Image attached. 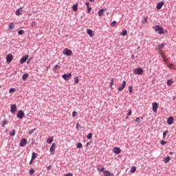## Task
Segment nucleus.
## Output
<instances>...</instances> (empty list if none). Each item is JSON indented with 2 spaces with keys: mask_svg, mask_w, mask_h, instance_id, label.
I'll return each mask as SVG.
<instances>
[{
  "mask_svg": "<svg viewBox=\"0 0 176 176\" xmlns=\"http://www.w3.org/2000/svg\"><path fill=\"white\" fill-rule=\"evenodd\" d=\"M122 36H126V35H127V30H124L122 31V32H121L120 34Z\"/></svg>",
  "mask_w": 176,
  "mask_h": 176,
  "instance_id": "33",
  "label": "nucleus"
},
{
  "mask_svg": "<svg viewBox=\"0 0 176 176\" xmlns=\"http://www.w3.org/2000/svg\"><path fill=\"white\" fill-rule=\"evenodd\" d=\"M28 76H30V75L28 74H27V73L24 74L22 76L23 80H27V79H28Z\"/></svg>",
  "mask_w": 176,
  "mask_h": 176,
  "instance_id": "20",
  "label": "nucleus"
},
{
  "mask_svg": "<svg viewBox=\"0 0 176 176\" xmlns=\"http://www.w3.org/2000/svg\"><path fill=\"white\" fill-rule=\"evenodd\" d=\"M35 130H36V129L35 128L34 129H31L30 131H29L28 134H32L35 131Z\"/></svg>",
  "mask_w": 176,
  "mask_h": 176,
  "instance_id": "41",
  "label": "nucleus"
},
{
  "mask_svg": "<svg viewBox=\"0 0 176 176\" xmlns=\"http://www.w3.org/2000/svg\"><path fill=\"white\" fill-rule=\"evenodd\" d=\"M16 111H17V106L16 105V104H11L10 112L12 113H16Z\"/></svg>",
  "mask_w": 176,
  "mask_h": 176,
  "instance_id": "6",
  "label": "nucleus"
},
{
  "mask_svg": "<svg viewBox=\"0 0 176 176\" xmlns=\"http://www.w3.org/2000/svg\"><path fill=\"white\" fill-rule=\"evenodd\" d=\"M148 21V16L144 17L143 20L142 21V24H145Z\"/></svg>",
  "mask_w": 176,
  "mask_h": 176,
  "instance_id": "30",
  "label": "nucleus"
},
{
  "mask_svg": "<svg viewBox=\"0 0 176 176\" xmlns=\"http://www.w3.org/2000/svg\"><path fill=\"white\" fill-rule=\"evenodd\" d=\"M105 12V9L102 8L98 11V16H104V12Z\"/></svg>",
  "mask_w": 176,
  "mask_h": 176,
  "instance_id": "19",
  "label": "nucleus"
},
{
  "mask_svg": "<svg viewBox=\"0 0 176 176\" xmlns=\"http://www.w3.org/2000/svg\"><path fill=\"white\" fill-rule=\"evenodd\" d=\"M91 2H94L95 0H89Z\"/></svg>",
  "mask_w": 176,
  "mask_h": 176,
  "instance_id": "60",
  "label": "nucleus"
},
{
  "mask_svg": "<svg viewBox=\"0 0 176 176\" xmlns=\"http://www.w3.org/2000/svg\"><path fill=\"white\" fill-rule=\"evenodd\" d=\"M36 157H38V154H36V153H35V152H33L32 153V160H35Z\"/></svg>",
  "mask_w": 176,
  "mask_h": 176,
  "instance_id": "22",
  "label": "nucleus"
},
{
  "mask_svg": "<svg viewBox=\"0 0 176 176\" xmlns=\"http://www.w3.org/2000/svg\"><path fill=\"white\" fill-rule=\"evenodd\" d=\"M16 91V88H10L9 89V93H14Z\"/></svg>",
  "mask_w": 176,
  "mask_h": 176,
  "instance_id": "38",
  "label": "nucleus"
},
{
  "mask_svg": "<svg viewBox=\"0 0 176 176\" xmlns=\"http://www.w3.org/2000/svg\"><path fill=\"white\" fill-rule=\"evenodd\" d=\"M72 116H73V118H75V116H78V112L73 111L72 112Z\"/></svg>",
  "mask_w": 176,
  "mask_h": 176,
  "instance_id": "44",
  "label": "nucleus"
},
{
  "mask_svg": "<svg viewBox=\"0 0 176 176\" xmlns=\"http://www.w3.org/2000/svg\"><path fill=\"white\" fill-rule=\"evenodd\" d=\"M171 157L170 156H167L166 157H164V163H168V162H170Z\"/></svg>",
  "mask_w": 176,
  "mask_h": 176,
  "instance_id": "23",
  "label": "nucleus"
},
{
  "mask_svg": "<svg viewBox=\"0 0 176 176\" xmlns=\"http://www.w3.org/2000/svg\"><path fill=\"white\" fill-rule=\"evenodd\" d=\"M65 176H74V175L71 173H69L65 175Z\"/></svg>",
  "mask_w": 176,
  "mask_h": 176,
  "instance_id": "53",
  "label": "nucleus"
},
{
  "mask_svg": "<svg viewBox=\"0 0 176 176\" xmlns=\"http://www.w3.org/2000/svg\"><path fill=\"white\" fill-rule=\"evenodd\" d=\"M116 21H113L111 23V27H115V25H116Z\"/></svg>",
  "mask_w": 176,
  "mask_h": 176,
  "instance_id": "42",
  "label": "nucleus"
},
{
  "mask_svg": "<svg viewBox=\"0 0 176 176\" xmlns=\"http://www.w3.org/2000/svg\"><path fill=\"white\" fill-rule=\"evenodd\" d=\"M167 123L171 126V124H173V123H174V118H173V116H170L168 120H167Z\"/></svg>",
  "mask_w": 176,
  "mask_h": 176,
  "instance_id": "12",
  "label": "nucleus"
},
{
  "mask_svg": "<svg viewBox=\"0 0 176 176\" xmlns=\"http://www.w3.org/2000/svg\"><path fill=\"white\" fill-rule=\"evenodd\" d=\"M154 31L157 32L160 35H162L164 34V29L163 28V26H160L159 25H157L153 27Z\"/></svg>",
  "mask_w": 176,
  "mask_h": 176,
  "instance_id": "1",
  "label": "nucleus"
},
{
  "mask_svg": "<svg viewBox=\"0 0 176 176\" xmlns=\"http://www.w3.org/2000/svg\"><path fill=\"white\" fill-rule=\"evenodd\" d=\"M54 140V139L53 136H52L51 138H48L47 140V144H52V142H53Z\"/></svg>",
  "mask_w": 176,
  "mask_h": 176,
  "instance_id": "27",
  "label": "nucleus"
},
{
  "mask_svg": "<svg viewBox=\"0 0 176 176\" xmlns=\"http://www.w3.org/2000/svg\"><path fill=\"white\" fill-rule=\"evenodd\" d=\"M164 5V1H161L157 3L156 8L157 9H161L163 8V6Z\"/></svg>",
  "mask_w": 176,
  "mask_h": 176,
  "instance_id": "15",
  "label": "nucleus"
},
{
  "mask_svg": "<svg viewBox=\"0 0 176 176\" xmlns=\"http://www.w3.org/2000/svg\"><path fill=\"white\" fill-rule=\"evenodd\" d=\"M31 25L32 27H35L36 25V23L35 21H32Z\"/></svg>",
  "mask_w": 176,
  "mask_h": 176,
  "instance_id": "50",
  "label": "nucleus"
},
{
  "mask_svg": "<svg viewBox=\"0 0 176 176\" xmlns=\"http://www.w3.org/2000/svg\"><path fill=\"white\" fill-rule=\"evenodd\" d=\"M82 143L78 142V143L77 144L76 147L78 148V149H80V148H82Z\"/></svg>",
  "mask_w": 176,
  "mask_h": 176,
  "instance_id": "39",
  "label": "nucleus"
},
{
  "mask_svg": "<svg viewBox=\"0 0 176 176\" xmlns=\"http://www.w3.org/2000/svg\"><path fill=\"white\" fill-rule=\"evenodd\" d=\"M164 47V43H161L160 45H158L159 50H161V49H163Z\"/></svg>",
  "mask_w": 176,
  "mask_h": 176,
  "instance_id": "35",
  "label": "nucleus"
},
{
  "mask_svg": "<svg viewBox=\"0 0 176 176\" xmlns=\"http://www.w3.org/2000/svg\"><path fill=\"white\" fill-rule=\"evenodd\" d=\"M22 12H23V8L20 7L18 10H16L15 14L16 16H20V14H21Z\"/></svg>",
  "mask_w": 176,
  "mask_h": 176,
  "instance_id": "16",
  "label": "nucleus"
},
{
  "mask_svg": "<svg viewBox=\"0 0 176 176\" xmlns=\"http://www.w3.org/2000/svg\"><path fill=\"white\" fill-rule=\"evenodd\" d=\"M13 60V55L9 54L6 56V61L8 64H10Z\"/></svg>",
  "mask_w": 176,
  "mask_h": 176,
  "instance_id": "8",
  "label": "nucleus"
},
{
  "mask_svg": "<svg viewBox=\"0 0 176 176\" xmlns=\"http://www.w3.org/2000/svg\"><path fill=\"white\" fill-rule=\"evenodd\" d=\"M9 28H10V30H12V29L14 28V24H13V23H11L9 25Z\"/></svg>",
  "mask_w": 176,
  "mask_h": 176,
  "instance_id": "40",
  "label": "nucleus"
},
{
  "mask_svg": "<svg viewBox=\"0 0 176 176\" xmlns=\"http://www.w3.org/2000/svg\"><path fill=\"white\" fill-rule=\"evenodd\" d=\"M135 122H136L137 123H141V118L140 117L136 118Z\"/></svg>",
  "mask_w": 176,
  "mask_h": 176,
  "instance_id": "37",
  "label": "nucleus"
},
{
  "mask_svg": "<svg viewBox=\"0 0 176 176\" xmlns=\"http://www.w3.org/2000/svg\"><path fill=\"white\" fill-rule=\"evenodd\" d=\"M98 171H101V172L104 171V166H101V165H99L98 166Z\"/></svg>",
  "mask_w": 176,
  "mask_h": 176,
  "instance_id": "28",
  "label": "nucleus"
},
{
  "mask_svg": "<svg viewBox=\"0 0 176 176\" xmlns=\"http://www.w3.org/2000/svg\"><path fill=\"white\" fill-rule=\"evenodd\" d=\"M87 138L88 140H91V138H93V133H89L87 135Z\"/></svg>",
  "mask_w": 176,
  "mask_h": 176,
  "instance_id": "32",
  "label": "nucleus"
},
{
  "mask_svg": "<svg viewBox=\"0 0 176 176\" xmlns=\"http://www.w3.org/2000/svg\"><path fill=\"white\" fill-rule=\"evenodd\" d=\"M135 75H142L144 74V69L142 67H137L133 69Z\"/></svg>",
  "mask_w": 176,
  "mask_h": 176,
  "instance_id": "2",
  "label": "nucleus"
},
{
  "mask_svg": "<svg viewBox=\"0 0 176 176\" xmlns=\"http://www.w3.org/2000/svg\"><path fill=\"white\" fill-rule=\"evenodd\" d=\"M103 174L104 176H113V173H111V172H109L108 170H104L103 172Z\"/></svg>",
  "mask_w": 176,
  "mask_h": 176,
  "instance_id": "17",
  "label": "nucleus"
},
{
  "mask_svg": "<svg viewBox=\"0 0 176 176\" xmlns=\"http://www.w3.org/2000/svg\"><path fill=\"white\" fill-rule=\"evenodd\" d=\"M10 137H14L16 135V130L13 129L9 133Z\"/></svg>",
  "mask_w": 176,
  "mask_h": 176,
  "instance_id": "21",
  "label": "nucleus"
},
{
  "mask_svg": "<svg viewBox=\"0 0 176 176\" xmlns=\"http://www.w3.org/2000/svg\"><path fill=\"white\" fill-rule=\"evenodd\" d=\"M129 93H133V86H129Z\"/></svg>",
  "mask_w": 176,
  "mask_h": 176,
  "instance_id": "46",
  "label": "nucleus"
},
{
  "mask_svg": "<svg viewBox=\"0 0 176 176\" xmlns=\"http://www.w3.org/2000/svg\"><path fill=\"white\" fill-rule=\"evenodd\" d=\"M167 134H168V130H166L163 133V138H166Z\"/></svg>",
  "mask_w": 176,
  "mask_h": 176,
  "instance_id": "36",
  "label": "nucleus"
},
{
  "mask_svg": "<svg viewBox=\"0 0 176 176\" xmlns=\"http://www.w3.org/2000/svg\"><path fill=\"white\" fill-rule=\"evenodd\" d=\"M159 109V104L157 102H154L152 104L153 112H157V109Z\"/></svg>",
  "mask_w": 176,
  "mask_h": 176,
  "instance_id": "5",
  "label": "nucleus"
},
{
  "mask_svg": "<svg viewBox=\"0 0 176 176\" xmlns=\"http://www.w3.org/2000/svg\"><path fill=\"white\" fill-rule=\"evenodd\" d=\"M131 113H133V111H131V109H129L127 113V116H131Z\"/></svg>",
  "mask_w": 176,
  "mask_h": 176,
  "instance_id": "49",
  "label": "nucleus"
},
{
  "mask_svg": "<svg viewBox=\"0 0 176 176\" xmlns=\"http://www.w3.org/2000/svg\"><path fill=\"white\" fill-rule=\"evenodd\" d=\"M32 163H34V160H32V158L29 162L30 166H32Z\"/></svg>",
  "mask_w": 176,
  "mask_h": 176,
  "instance_id": "52",
  "label": "nucleus"
},
{
  "mask_svg": "<svg viewBox=\"0 0 176 176\" xmlns=\"http://www.w3.org/2000/svg\"><path fill=\"white\" fill-rule=\"evenodd\" d=\"M73 12L78 11V3L74 4L72 6Z\"/></svg>",
  "mask_w": 176,
  "mask_h": 176,
  "instance_id": "24",
  "label": "nucleus"
},
{
  "mask_svg": "<svg viewBox=\"0 0 176 176\" xmlns=\"http://www.w3.org/2000/svg\"><path fill=\"white\" fill-rule=\"evenodd\" d=\"M1 87V86L0 85V88Z\"/></svg>",
  "mask_w": 176,
  "mask_h": 176,
  "instance_id": "64",
  "label": "nucleus"
},
{
  "mask_svg": "<svg viewBox=\"0 0 176 176\" xmlns=\"http://www.w3.org/2000/svg\"><path fill=\"white\" fill-rule=\"evenodd\" d=\"M85 5L87 8L90 5V3L89 2H85Z\"/></svg>",
  "mask_w": 176,
  "mask_h": 176,
  "instance_id": "55",
  "label": "nucleus"
},
{
  "mask_svg": "<svg viewBox=\"0 0 176 176\" xmlns=\"http://www.w3.org/2000/svg\"><path fill=\"white\" fill-rule=\"evenodd\" d=\"M113 80H114V79H113V78H111V82H110V83H109L110 87H112V86L113 85Z\"/></svg>",
  "mask_w": 176,
  "mask_h": 176,
  "instance_id": "48",
  "label": "nucleus"
},
{
  "mask_svg": "<svg viewBox=\"0 0 176 176\" xmlns=\"http://www.w3.org/2000/svg\"><path fill=\"white\" fill-rule=\"evenodd\" d=\"M124 87H126V81L122 82V86L118 87V91H122L124 89Z\"/></svg>",
  "mask_w": 176,
  "mask_h": 176,
  "instance_id": "14",
  "label": "nucleus"
},
{
  "mask_svg": "<svg viewBox=\"0 0 176 176\" xmlns=\"http://www.w3.org/2000/svg\"><path fill=\"white\" fill-rule=\"evenodd\" d=\"M74 83L75 85H78V83H79V78L78 76L74 78Z\"/></svg>",
  "mask_w": 176,
  "mask_h": 176,
  "instance_id": "31",
  "label": "nucleus"
},
{
  "mask_svg": "<svg viewBox=\"0 0 176 176\" xmlns=\"http://www.w3.org/2000/svg\"><path fill=\"white\" fill-rule=\"evenodd\" d=\"M76 127L77 129H79V127H80V124H79V123H77L76 125Z\"/></svg>",
  "mask_w": 176,
  "mask_h": 176,
  "instance_id": "54",
  "label": "nucleus"
},
{
  "mask_svg": "<svg viewBox=\"0 0 176 176\" xmlns=\"http://www.w3.org/2000/svg\"><path fill=\"white\" fill-rule=\"evenodd\" d=\"M23 34H24V30H20L18 32V34H19V35H23Z\"/></svg>",
  "mask_w": 176,
  "mask_h": 176,
  "instance_id": "43",
  "label": "nucleus"
},
{
  "mask_svg": "<svg viewBox=\"0 0 176 176\" xmlns=\"http://www.w3.org/2000/svg\"><path fill=\"white\" fill-rule=\"evenodd\" d=\"M25 116L24 111L23 110H19L16 114L18 119H23Z\"/></svg>",
  "mask_w": 176,
  "mask_h": 176,
  "instance_id": "3",
  "label": "nucleus"
},
{
  "mask_svg": "<svg viewBox=\"0 0 176 176\" xmlns=\"http://www.w3.org/2000/svg\"><path fill=\"white\" fill-rule=\"evenodd\" d=\"M6 124H8V120L4 119V120L1 122V127H4Z\"/></svg>",
  "mask_w": 176,
  "mask_h": 176,
  "instance_id": "26",
  "label": "nucleus"
},
{
  "mask_svg": "<svg viewBox=\"0 0 176 176\" xmlns=\"http://www.w3.org/2000/svg\"><path fill=\"white\" fill-rule=\"evenodd\" d=\"M173 64H170V65H168V68H171V67H173Z\"/></svg>",
  "mask_w": 176,
  "mask_h": 176,
  "instance_id": "58",
  "label": "nucleus"
},
{
  "mask_svg": "<svg viewBox=\"0 0 176 176\" xmlns=\"http://www.w3.org/2000/svg\"><path fill=\"white\" fill-rule=\"evenodd\" d=\"M63 54H65V56H72V50L65 48L63 50Z\"/></svg>",
  "mask_w": 176,
  "mask_h": 176,
  "instance_id": "4",
  "label": "nucleus"
},
{
  "mask_svg": "<svg viewBox=\"0 0 176 176\" xmlns=\"http://www.w3.org/2000/svg\"><path fill=\"white\" fill-rule=\"evenodd\" d=\"M52 168V165H50L47 167V170H50Z\"/></svg>",
  "mask_w": 176,
  "mask_h": 176,
  "instance_id": "56",
  "label": "nucleus"
},
{
  "mask_svg": "<svg viewBox=\"0 0 176 176\" xmlns=\"http://www.w3.org/2000/svg\"><path fill=\"white\" fill-rule=\"evenodd\" d=\"M113 152L114 153H116L117 155H119V153H120V152H122V150L119 147H114L113 148Z\"/></svg>",
  "mask_w": 176,
  "mask_h": 176,
  "instance_id": "11",
  "label": "nucleus"
},
{
  "mask_svg": "<svg viewBox=\"0 0 176 176\" xmlns=\"http://www.w3.org/2000/svg\"><path fill=\"white\" fill-rule=\"evenodd\" d=\"M167 85H168V86H171V85H173V80L172 79L168 80Z\"/></svg>",
  "mask_w": 176,
  "mask_h": 176,
  "instance_id": "34",
  "label": "nucleus"
},
{
  "mask_svg": "<svg viewBox=\"0 0 176 176\" xmlns=\"http://www.w3.org/2000/svg\"><path fill=\"white\" fill-rule=\"evenodd\" d=\"M132 58L134 57V55H131Z\"/></svg>",
  "mask_w": 176,
  "mask_h": 176,
  "instance_id": "61",
  "label": "nucleus"
},
{
  "mask_svg": "<svg viewBox=\"0 0 176 176\" xmlns=\"http://www.w3.org/2000/svg\"><path fill=\"white\" fill-rule=\"evenodd\" d=\"M31 61V58L28 59L27 63L30 64V62Z\"/></svg>",
  "mask_w": 176,
  "mask_h": 176,
  "instance_id": "57",
  "label": "nucleus"
},
{
  "mask_svg": "<svg viewBox=\"0 0 176 176\" xmlns=\"http://www.w3.org/2000/svg\"><path fill=\"white\" fill-rule=\"evenodd\" d=\"M27 60H28V55H25L23 57H22L20 60V63L24 64V63H25V61H27Z\"/></svg>",
  "mask_w": 176,
  "mask_h": 176,
  "instance_id": "10",
  "label": "nucleus"
},
{
  "mask_svg": "<svg viewBox=\"0 0 176 176\" xmlns=\"http://www.w3.org/2000/svg\"><path fill=\"white\" fill-rule=\"evenodd\" d=\"M29 173H30V175H32L35 174V170L34 168H31L30 169Z\"/></svg>",
  "mask_w": 176,
  "mask_h": 176,
  "instance_id": "29",
  "label": "nucleus"
},
{
  "mask_svg": "<svg viewBox=\"0 0 176 176\" xmlns=\"http://www.w3.org/2000/svg\"><path fill=\"white\" fill-rule=\"evenodd\" d=\"M141 119H142H142H143V118H141Z\"/></svg>",
  "mask_w": 176,
  "mask_h": 176,
  "instance_id": "63",
  "label": "nucleus"
},
{
  "mask_svg": "<svg viewBox=\"0 0 176 176\" xmlns=\"http://www.w3.org/2000/svg\"><path fill=\"white\" fill-rule=\"evenodd\" d=\"M56 149V144L55 143H53L50 148V152L52 153V155H54L53 152H54V150Z\"/></svg>",
  "mask_w": 176,
  "mask_h": 176,
  "instance_id": "13",
  "label": "nucleus"
},
{
  "mask_svg": "<svg viewBox=\"0 0 176 176\" xmlns=\"http://www.w3.org/2000/svg\"><path fill=\"white\" fill-rule=\"evenodd\" d=\"M128 118H129V117H126V119H128Z\"/></svg>",
  "mask_w": 176,
  "mask_h": 176,
  "instance_id": "62",
  "label": "nucleus"
},
{
  "mask_svg": "<svg viewBox=\"0 0 176 176\" xmlns=\"http://www.w3.org/2000/svg\"><path fill=\"white\" fill-rule=\"evenodd\" d=\"M20 146L24 147L25 145H27V139L22 138L19 144Z\"/></svg>",
  "mask_w": 176,
  "mask_h": 176,
  "instance_id": "9",
  "label": "nucleus"
},
{
  "mask_svg": "<svg viewBox=\"0 0 176 176\" xmlns=\"http://www.w3.org/2000/svg\"><path fill=\"white\" fill-rule=\"evenodd\" d=\"M160 144H161V145H166L167 144V142H166L164 140H161Z\"/></svg>",
  "mask_w": 176,
  "mask_h": 176,
  "instance_id": "47",
  "label": "nucleus"
},
{
  "mask_svg": "<svg viewBox=\"0 0 176 176\" xmlns=\"http://www.w3.org/2000/svg\"><path fill=\"white\" fill-rule=\"evenodd\" d=\"M71 76H72V74L69 73V74H64L62 76L63 79H64V80H68L69 79H71Z\"/></svg>",
  "mask_w": 176,
  "mask_h": 176,
  "instance_id": "7",
  "label": "nucleus"
},
{
  "mask_svg": "<svg viewBox=\"0 0 176 176\" xmlns=\"http://www.w3.org/2000/svg\"><path fill=\"white\" fill-rule=\"evenodd\" d=\"M61 68V67H60V65H56L54 66V69L57 70V69H60Z\"/></svg>",
  "mask_w": 176,
  "mask_h": 176,
  "instance_id": "45",
  "label": "nucleus"
},
{
  "mask_svg": "<svg viewBox=\"0 0 176 176\" xmlns=\"http://www.w3.org/2000/svg\"><path fill=\"white\" fill-rule=\"evenodd\" d=\"M136 170L137 168L135 166H132L131 168L130 173H131V174H134V173H135Z\"/></svg>",
  "mask_w": 176,
  "mask_h": 176,
  "instance_id": "25",
  "label": "nucleus"
},
{
  "mask_svg": "<svg viewBox=\"0 0 176 176\" xmlns=\"http://www.w3.org/2000/svg\"><path fill=\"white\" fill-rule=\"evenodd\" d=\"M87 33L88 34V35H89V36H94V33H93V30L90 29H87Z\"/></svg>",
  "mask_w": 176,
  "mask_h": 176,
  "instance_id": "18",
  "label": "nucleus"
},
{
  "mask_svg": "<svg viewBox=\"0 0 176 176\" xmlns=\"http://www.w3.org/2000/svg\"><path fill=\"white\" fill-rule=\"evenodd\" d=\"M169 155H174V153L172 152V151H170V152L169 153Z\"/></svg>",
  "mask_w": 176,
  "mask_h": 176,
  "instance_id": "59",
  "label": "nucleus"
},
{
  "mask_svg": "<svg viewBox=\"0 0 176 176\" xmlns=\"http://www.w3.org/2000/svg\"><path fill=\"white\" fill-rule=\"evenodd\" d=\"M87 10H88V13H90V12H91V7L88 6L87 7Z\"/></svg>",
  "mask_w": 176,
  "mask_h": 176,
  "instance_id": "51",
  "label": "nucleus"
}]
</instances>
